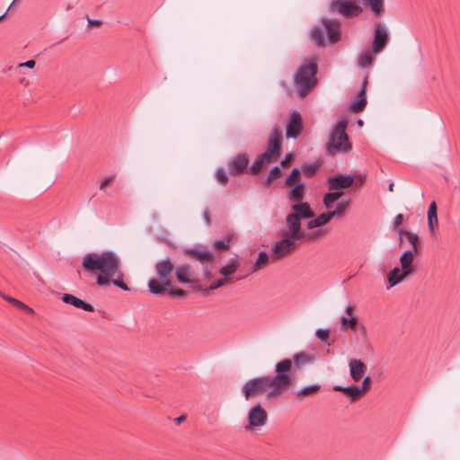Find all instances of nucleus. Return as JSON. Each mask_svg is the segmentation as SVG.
<instances>
[{"label":"nucleus","instance_id":"f257e3e1","mask_svg":"<svg viewBox=\"0 0 460 460\" xmlns=\"http://www.w3.org/2000/svg\"><path fill=\"white\" fill-rule=\"evenodd\" d=\"M292 385L291 360L284 358L275 366V376H263L248 380L242 388L246 400L265 394L267 400L279 399Z\"/></svg>","mask_w":460,"mask_h":460},{"label":"nucleus","instance_id":"f03ea898","mask_svg":"<svg viewBox=\"0 0 460 460\" xmlns=\"http://www.w3.org/2000/svg\"><path fill=\"white\" fill-rule=\"evenodd\" d=\"M82 267L87 272L97 274L96 283L100 287L112 284L124 291L130 290L128 285L124 281L120 259L113 251L85 254L83 258Z\"/></svg>","mask_w":460,"mask_h":460},{"label":"nucleus","instance_id":"7ed1b4c3","mask_svg":"<svg viewBox=\"0 0 460 460\" xmlns=\"http://www.w3.org/2000/svg\"><path fill=\"white\" fill-rule=\"evenodd\" d=\"M316 58L306 59L294 75V83L301 96H305L317 84Z\"/></svg>","mask_w":460,"mask_h":460},{"label":"nucleus","instance_id":"20e7f679","mask_svg":"<svg viewBox=\"0 0 460 460\" xmlns=\"http://www.w3.org/2000/svg\"><path fill=\"white\" fill-rule=\"evenodd\" d=\"M348 120L345 118L339 119L330 134L329 142L326 145V154L335 155L338 153H349L352 149L349 135L346 133Z\"/></svg>","mask_w":460,"mask_h":460},{"label":"nucleus","instance_id":"39448f33","mask_svg":"<svg viewBox=\"0 0 460 460\" xmlns=\"http://www.w3.org/2000/svg\"><path fill=\"white\" fill-rule=\"evenodd\" d=\"M355 178L351 174L338 173L328 178L329 192L323 198V205L330 209L334 208V204L343 195L342 190L349 189L354 185Z\"/></svg>","mask_w":460,"mask_h":460},{"label":"nucleus","instance_id":"423d86ee","mask_svg":"<svg viewBox=\"0 0 460 460\" xmlns=\"http://www.w3.org/2000/svg\"><path fill=\"white\" fill-rule=\"evenodd\" d=\"M155 268L158 279H151L148 281V288L154 295H163L172 286L171 276L174 270V264L167 258L157 261Z\"/></svg>","mask_w":460,"mask_h":460},{"label":"nucleus","instance_id":"0eeeda50","mask_svg":"<svg viewBox=\"0 0 460 460\" xmlns=\"http://www.w3.org/2000/svg\"><path fill=\"white\" fill-rule=\"evenodd\" d=\"M182 252L188 259L197 261L202 266L205 279H212L214 255L210 251L202 249L201 245H196L193 248L184 249Z\"/></svg>","mask_w":460,"mask_h":460},{"label":"nucleus","instance_id":"6e6552de","mask_svg":"<svg viewBox=\"0 0 460 460\" xmlns=\"http://www.w3.org/2000/svg\"><path fill=\"white\" fill-rule=\"evenodd\" d=\"M358 1V0H333L330 4V8L332 11H336L346 19L356 18L363 12Z\"/></svg>","mask_w":460,"mask_h":460},{"label":"nucleus","instance_id":"1a4fd4ad","mask_svg":"<svg viewBox=\"0 0 460 460\" xmlns=\"http://www.w3.org/2000/svg\"><path fill=\"white\" fill-rule=\"evenodd\" d=\"M390 40L389 33L381 22H376L374 25V34L372 41V52L378 54L382 52L387 46Z\"/></svg>","mask_w":460,"mask_h":460},{"label":"nucleus","instance_id":"9d476101","mask_svg":"<svg viewBox=\"0 0 460 460\" xmlns=\"http://www.w3.org/2000/svg\"><path fill=\"white\" fill-rule=\"evenodd\" d=\"M282 151V133L276 126L272 128L268 140V146L265 154L274 158L276 161L280 156Z\"/></svg>","mask_w":460,"mask_h":460},{"label":"nucleus","instance_id":"9b49d317","mask_svg":"<svg viewBox=\"0 0 460 460\" xmlns=\"http://www.w3.org/2000/svg\"><path fill=\"white\" fill-rule=\"evenodd\" d=\"M301 219L295 214L288 213L286 217V223L288 230L282 233L284 237H291L295 240H303L305 232L301 228Z\"/></svg>","mask_w":460,"mask_h":460},{"label":"nucleus","instance_id":"f8f14e48","mask_svg":"<svg viewBox=\"0 0 460 460\" xmlns=\"http://www.w3.org/2000/svg\"><path fill=\"white\" fill-rule=\"evenodd\" d=\"M296 241L297 240L291 237L283 236V238L277 242L272 248L271 257L273 261H279L294 251Z\"/></svg>","mask_w":460,"mask_h":460},{"label":"nucleus","instance_id":"ddd939ff","mask_svg":"<svg viewBox=\"0 0 460 460\" xmlns=\"http://www.w3.org/2000/svg\"><path fill=\"white\" fill-rule=\"evenodd\" d=\"M175 276L177 280L181 284H190L192 288L193 285L199 283L196 277V271L189 263H182L176 267Z\"/></svg>","mask_w":460,"mask_h":460},{"label":"nucleus","instance_id":"4468645a","mask_svg":"<svg viewBox=\"0 0 460 460\" xmlns=\"http://www.w3.org/2000/svg\"><path fill=\"white\" fill-rule=\"evenodd\" d=\"M247 420L251 428L264 426L268 420L266 410L260 403H256L249 410Z\"/></svg>","mask_w":460,"mask_h":460},{"label":"nucleus","instance_id":"2eb2a0df","mask_svg":"<svg viewBox=\"0 0 460 460\" xmlns=\"http://www.w3.org/2000/svg\"><path fill=\"white\" fill-rule=\"evenodd\" d=\"M249 157L246 154H238L228 163L229 173L237 176L244 173L248 169Z\"/></svg>","mask_w":460,"mask_h":460},{"label":"nucleus","instance_id":"dca6fc26","mask_svg":"<svg viewBox=\"0 0 460 460\" xmlns=\"http://www.w3.org/2000/svg\"><path fill=\"white\" fill-rule=\"evenodd\" d=\"M323 25L326 31L327 39L330 43L334 44L341 40V24L337 20L323 19Z\"/></svg>","mask_w":460,"mask_h":460},{"label":"nucleus","instance_id":"f3484780","mask_svg":"<svg viewBox=\"0 0 460 460\" xmlns=\"http://www.w3.org/2000/svg\"><path fill=\"white\" fill-rule=\"evenodd\" d=\"M303 128L301 114L295 111L291 113L289 121L286 128L288 138H297Z\"/></svg>","mask_w":460,"mask_h":460},{"label":"nucleus","instance_id":"a211bd4d","mask_svg":"<svg viewBox=\"0 0 460 460\" xmlns=\"http://www.w3.org/2000/svg\"><path fill=\"white\" fill-rule=\"evenodd\" d=\"M367 76L365 77L362 83L360 91L358 92L355 100L351 101L349 110L353 113H359L363 111L367 104Z\"/></svg>","mask_w":460,"mask_h":460},{"label":"nucleus","instance_id":"6ab92c4d","mask_svg":"<svg viewBox=\"0 0 460 460\" xmlns=\"http://www.w3.org/2000/svg\"><path fill=\"white\" fill-rule=\"evenodd\" d=\"M289 359L291 360V377L293 378V374L298 372L304 366L314 363L315 358L314 355L300 352L294 354L292 358Z\"/></svg>","mask_w":460,"mask_h":460},{"label":"nucleus","instance_id":"aec40b11","mask_svg":"<svg viewBox=\"0 0 460 460\" xmlns=\"http://www.w3.org/2000/svg\"><path fill=\"white\" fill-rule=\"evenodd\" d=\"M292 214L298 217L301 220L313 218L314 212L308 202H294L290 206Z\"/></svg>","mask_w":460,"mask_h":460},{"label":"nucleus","instance_id":"412c9836","mask_svg":"<svg viewBox=\"0 0 460 460\" xmlns=\"http://www.w3.org/2000/svg\"><path fill=\"white\" fill-rule=\"evenodd\" d=\"M275 161L276 160L274 158L263 152L261 155L257 156L252 166L248 169L249 173L252 175H259L264 169H266L268 164Z\"/></svg>","mask_w":460,"mask_h":460},{"label":"nucleus","instance_id":"4be33fe9","mask_svg":"<svg viewBox=\"0 0 460 460\" xmlns=\"http://www.w3.org/2000/svg\"><path fill=\"white\" fill-rule=\"evenodd\" d=\"M61 300L65 304L71 305L76 308L83 309L84 311H86V312H93L94 311V308L91 304L76 297L75 296H74L72 294H64L61 297Z\"/></svg>","mask_w":460,"mask_h":460},{"label":"nucleus","instance_id":"5701e85b","mask_svg":"<svg viewBox=\"0 0 460 460\" xmlns=\"http://www.w3.org/2000/svg\"><path fill=\"white\" fill-rule=\"evenodd\" d=\"M349 366L351 378L355 382L359 381L367 371V366L360 359H350Z\"/></svg>","mask_w":460,"mask_h":460},{"label":"nucleus","instance_id":"b1692460","mask_svg":"<svg viewBox=\"0 0 460 460\" xmlns=\"http://www.w3.org/2000/svg\"><path fill=\"white\" fill-rule=\"evenodd\" d=\"M413 252L405 251L400 257V263L402 270H404V274L412 275L416 271V268L412 265L414 259Z\"/></svg>","mask_w":460,"mask_h":460},{"label":"nucleus","instance_id":"393cba45","mask_svg":"<svg viewBox=\"0 0 460 460\" xmlns=\"http://www.w3.org/2000/svg\"><path fill=\"white\" fill-rule=\"evenodd\" d=\"M305 183L298 182L289 190L288 198L290 201L294 202H304L303 199L305 196Z\"/></svg>","mask_w":460,"mask_h":460},{"label":"nucleus","instance_id":"a878e982","mask_svg":"<svg viewBox=\"0 0 460 460\" xmlns=\"http://www.w3.org/2000/svg\"><path fill=\"white\" fill-rule=\"evenodd\" d=\"M399 237H400V245H402V239L403 238H406L411 246V250H409L410 252H413L414 253H418L419 252V246H420V243H419V236L416 234H413L411 232H409L407 230H403V229H400L399 232Z\"/></svg>","mask_w":460,"mask_h":460},{"label":"nucleus","instance_id":"bb28decb","mask_svg":"<svg viewBox=\"0 0 460 460\" xmlns=\"http://www.w3.org/2000/svg\"><path fill=\"white\" fill-rule=\"evenodd\" d=\"M411 274H404V270L402 268L394 267L393 270L389 271L387 274V281L389 286L387 288H393L399 284L404 278L410 276Z\"/></svg>","mask_w":460,"mask_h":460},{"label":"nucleus","instance_id":"cd10ccee","mask_svg":"<svg viewBox=\"0 0 460 460\" xmlns=\"http://www.w3.org/2000/svg\"><path fill=\"white\" fill-rule=\"evenodd\" d=\"M231 281H232V279H225V278L218 279L213 281L208 288L199 283H196L195 285L192 286V289L197 290V291H202V292L208 294L209 290L217 289L220 287H223V286L230 283Z\"/></svg>","mask_w":460,"mask_h":460},{"label":"nucleus","instance_id":"c85d7f7f","mask_svg":"<svg viewBox=\"0 0 460 460\" xmlns=\"http://www.w3.org/2000/svg\"><path fill=\"white\" fill-rule=\"evenodd\" d=\"M332 218H333V217L328 210L327 212L322 213L317 217L313 218L310 221H308L307 228L314 229L316 227L323 226L327 225L332 220Z\"/></svg>","mask_w":460,"mask_h":460},{"label":"nucleus","instance_id":"c756f323","mask_svg":"<svg viewBox=\"0 0 460 460\" xmlns=\"http://www.w3.org/2000/svg\"><path fill=\"white\" fill-rule=\"evenodd\" d=\"M364 4L369 7L375 17H381L385 13V0H364Z\"/></svg>","mask_w":460,"mask_h":460},{"label":"nucleus","instance_id":"7c9ffc66","mask_svg":"<svg viewBox=\"0 0 460 460\" xmlns=\"http://www.w3.org/2000/svg\"><path fill=\"white\" fill-rule=\"evenodd\" d=\"M239 266V258L236 255L235 257L232 258L226 266H223L219 272L225 279H231V275L236 271Z\"/></svg>","mask_w":460,"mask_h":460},{"label":"nucleus","instance_id":"2f4dec72","mask_svg":"<svg viewBox=\"0 0 460 460\" xmlns=\"http://www.w3.org/2000/svg\"><path fill=\"white\" fill-rule=\"evenodd\" d=\"M350 199H340L335 202L334 207L335 209H329V212L332 216V217H340L343 215L346 209L349 207Z\"/></svg>","mask_w":460,"mask_h":460},{"label":"nucleus","instance_id":"473e14b6","mask_svg":"<svg viewBox=\"0 0 460 460\" xmlns=\"http://www.w3.org/2000/svg\"><path fill=\"white\" fill-rule=\"evenodd\" d=\"M270 261L268 253L264 251L259 252L255 263L252 265L251 272H256L265 268Z\"/></svg>","mask_w":460,"mask_h":460},{"label":"nucleus","instance_id":"72a5a7b5","mask_svg":"<svg viewBox=\"0 0 460 460\" xmlns=\"http://www.w3.org/2000/svg\"><path fill=\"white\" fill-rule=\"evenodd\" d=\"M2 297L11 303L12 305H13L14 306L25 311L26 313L28 314H33L34 311L32 308L29 307L27 305H25L23 302L14 298V297H12L10 296H6V295H2Z\"/></svg>","mask_w":460,"mask_h":460},{"label":"nucleus","instance_id":"f704fd0d","mask_svg":"<svg viewBox=\"0 0 460 460\" xmlns=\"http://www.w3.org/2000/svg\"><path fill=\"white\" fill-rule=\"evenodd\" d=\"M372 53L373 52L370 50H366L365 52H363L358 58V66H360L361 68H367L371 66L374 61Z\"/></svg>","mask_w":460,"mask_h":460},{"label":"nucleus","instance_id":"c9c22d12","mask_svg":"<svg viewBox=\"0 0 460 460\" xmlns=\"http://www.w3.org/2000/svg\"><path fill=\"white\" fill-rule=\"evenodd\" d=\"M358 324V319L355 317H346L342 316L341 318V330L348 331V330H356Z\"/></svg>","mask_w":460,"mask_h":460},{"label":"nucleus","instance_id":"e433bc0d","mask_svg":"<svg viewBox=\"0 0 460 460\" xmlns=\"http://www.w3.org/2000/svg\"><path fill=\"white\" fill-rule=\"evenodd\" d=\"M301 171L298 168H293L285 181L286 186H293L300 182Z\"/></svg>","mask_w":460,"mask_h":460},{"label":"nucleus","instance_id":"4c0bfd02","mask_svg":"<svg viewBox=\"0 0 460 460\" xmlns=\"http://www.w3.org/2000/svg\"><path fill=\"white\" fill-rule=\"evenodd\" d=\"M327 233L328 232L326 229H318L307 234L305 233V236L303 239L307 242H314L323 238L327 234Z\"/></svg>","mask_w":460,"mask_h":460},{"label":"nucleus","instance_id":"58836bf2","mask_svg":"<svg viewBox=\"0 0 460 460\" xmlns=\"http://www.w3.org/2000/svg\"><path fill=\"white\" fill-rule=\"evenodd\" d=\"M362 388H359V386L352 385L349 386H346V394L352 400L357 401L358 400L362 395Z\"/></svg>","mask_w":460,"mask_h":460},{"label":"nucleus","instance_id":"ea45409f","mask_svg":"<svg viewBox=\"0 0 460 460\" xmlns=\"http://www.w3.org/2000/svg\"><path fill=\"white\" fill-rule=\"evenodd\" d=\"M320 166L321 164L318 162H314L313 164H304L302 165V170L306 177L311 178L316 173Z\"/></svg>","mask_w":460,"mask_h":460},{"label":"nucleus","instance_id":"a19ab883","mask_svg":"<svg viewBox=\"0 0 460 460\" xmlns=\"http://www.w3.org/2000/svg\"><path fill=\"white\" fill-rule=\"evenodd\" d=\"M311 39L315 42L318 47L324 46V38L323 31L320 28L314 27L311 31Z\"/></svg>","mask_w":460,"mask_h":460},{"label":"nucleus","instance_id":"79ce46f5","mask_svg":"<svg viewBox=\"0 0 460 460\" xmlns=\"http://www.w3.org/2000/svg\"><path fill=\"white\" fill-rule=\"evenodd\" d=\"M231 238V235H226L222 239L216 240L213 243V247L218 251H226L229 249Z\"/></svg>","mask_w":460,"mask_h":460},{"label":"nucleus","instance_id":"37998d69","mask_svg":"<svg viewBox=\"0 0 460 460\" xmlns=\"http://www.w3.org/2000/svg\"><path fill=\"white\" fill-rule=\"evenodd\" d=\"M320 388L321 386L319 385L305 386L296 393V395L300 397L312 395L317 393L320 390Z\"/></svg>","mask_w":460,"mask_h":460},{"label":"nucleus","instance_id":"c03bdc74","mask_svg":"<svg viewBox=\"0 0 460 460\" xmlns=\"http://www.w3.org/2000/svg\"><path fill=\"white\" fill-rule=\"evenodd\" d=\"M216 179L221 184L226 186L229 181L228 176L224 168L220 167L216 172Z\"/></svg>","mask_w":460,"mask_h":460},{"label":"nucleus","instance_id":"a18cd8bd","mask_svg":"<svg viewBox=\"0 0 460 460\" xmlns=\"http://www.w3.org/2000/svg\"><path fill=\"white\" fill-rule=\"evenodd\" d=\"M438 226V215L428 216V227L431 234H435Z\"/></svg>","mask_w":460,"mask_h":460},{"label":"nucleus","instance_id":"49530a36","mask_svg":"<svg viewBox=\"0 0 460 460\" xmlns=\"http://www.w3.org/2000/svg\"><path fill=\"white\" fill-rule=\"evenodd\" d=\"M315 335L321 341L328 342L330 331L328 329H318L315 332Z\"/></svg>","mask_w":460,"mask_h":460},{"label":"nucleus","instance_id":"de8ad7c7","mask_svg":"<svg viewBox=\"0 0 460 460\" xmlns=\"http://www.w3.org/2000/svg\"><path fill=\"white\" fill-rule=\"evenodd\" d=\"M283 172L279 166H274L269 172V176L273 180L276 181L279 179L282 176Z\"/></svg>","mask_w":460,"mask_h":460},{"label":"nucleus","instance_id":"09e8293b","mask_svg":"<svg viewBox=\"0 0 460 460\" xmlns=\"http://www.w3.org/2000/svg\"><path fill=\"white\" fill-rule=\"evenodd\" d=\"M168 294L172 297H185L186 292L181 288H168Z\"/></svg>","mask_w":460,"mask_h":460},{"label":"nucleus","instance_id":"8fccbe9b","mask_svg":"<svg viewBox=\"0 0 460 460\" xmlns=\"http://www.w3.org/2000/svg\"><path fill=\"white\" fill-rule=\"evenodd\" d=\"M295 156L293 154H287L284 157V159L281 161L280 164L283 167H288L290 166L291 163L294 161Z\"/></svg>","mask_w":460,"mask_h":460},{"label":"nucleus","instance_id":"3c124183","mask_svg":"<svg viewBox=\"0 0 460 460\" xmlns=\"http://www.w3.org/2000/svg\"><path fill=\"white\" fill-rule=\"evenodd\" d=\"M372 380L370 376H366L363 379L362 385L359 388H362V394H365L369 389L371 385Z\"/></svg>","mask_w":460,"mask_h":460},{"label":"nucleus","instance_id":"603ef678","mask_svg":"<svg viewBox=\"0 0 460 460\" xmlns=\"http://www.w3.org/2000/svg\"><path fill=\"white\" fill-rule=\"evenodd\" d=\"M403 220H404V217L402 214L396 215V217L394 219V223H393L394 228H398L403 223Z\"/></svg>","mask_w":460,"mask_h":460},{"label":"nucleus","instance_id":"864d4df0","mask_svg":"<svg viewBox=\"0 0 460 460\" xmlns=\"http://www.w3.org/2000/svg\"><path fill=\"white\" fill-rule=\"evenodd\" d=\"M438 215V207L435 201H432L428 208V216Z\"/></svg>","mask_w":460,"mask_h":460},{"label":"nucleus","instance_id":"5fc2aeb1","mask_svg":"<svg viewBox=\"0 0 460 460\" xmlns=\"http://www.w3.org/2000/svg\"><path fill=\"white\" fill-rule=\"evenodd\" d=\"M354 178H355L354 185L357 188L362 186L366 181V176L361 175V174L358 175V176H354Z\"/></svg>","mask_w":460,"mask_h":460},{"label":"nucleus","instance_id":"6e6d98bb","mask_svg":"<svg viewBox=\"0 0 460 460\" xmlns=\"http://www.w3.org/2000/svg\"><path fill=\"white\" fill-rule=\"evenodd\" d=\"M114 176H110L108 178H106L105 180H103L101 184H100V190H103L107 186H109L113 181H114Z\"/></svg>","mask_w":460,"mask_h":460},{"label":"nucleus","instance_id":"4d7b16f0","mask_svg":"<svg viewBox=\"0 0 460 460\" xmlns=\"http://www.w3.org/2000/svg\"><path fill=\"white\" fill-rule=\"evenodd\" d=\"M203 217L208 226H210L212 224L211 215L208 208L205 209L203 212Z\"/></svg>","mask_w":460,"mask_h":460},{"label":"nucleus","instance_id":"13d9d810","mask_svg":"<svg viewBox=\"0 0 460 460\" xmlns=\"http://www.w3.org/2000/svg\"><path fill=\"white\" fill-rule=\"evenodd\" d=\"M36 66V62L33 59L27 60L26 62L19 64L20 67L33 68Z\"/></svg>","mask_w":460,"mask_h":460},{"label":"nucleus","instance_id":"bf43d9fd","mask_svg":"<svg viewBox=\"0 0 460 460\" xmlns=\"http://www.w3.org/2000/svg\"><path fill=\"white\" fill-rule=\"evenodd\" d=\"M102 22V21L100 20H92V19H88V25L89 26H99L101 25Z\"/></svg>","mask_w":460,"mask_h":460},{"label":"nucleus","instance_id":"052dcab7","mask_svg":"<svg viewBox=\"0 0 460 460\" xmlns=\"http://www.w3.org/2000/svg\"><path fill=\"white\" fill-rule=\"evenodd\" d=\"M274 181L268 175L263 182L264 187L269 188Z\"/></svg>","mask_w":460,"mask_h":460},{"label":"nucleus","instance_id":"680f3d73","mask_svg":"<svg viewBox=\"0 0 460 460\" xmlns=\"http://www.w3.org/2000/svg\"><path fill=\"white\" fill-rule=\"evenodd\" d=\"M345 312L349 316L353 317L354 307L352 305H348Z\"/></svg>","mask_w":460,"mask_h":460},{"label":"nucleus","instance_id":"e2e57ef3","mask_svg":"<svg viewBox=\"0 0 460 460\" xmlns=\"http://www.w3.org/2000/svg\"><path fill=\"white\" fill-rule=\"evenodd\" d=\"M333 390L336 392H343L344 394H346V386L335 385L333 387Z\"/></svg>","mask_w":460,"mask_h":460},{"label":"nucleus","instance_id":"0e129e2a","mask_svg":"<svg viewBox=\"0 0 460 460\" xmlns=\"http://www.w3.org/2000/svg\"><path fill=\"white\" fill-rule=\"evenodd\" d=\"M185 420H186V416L185 415H181V416H179V417H177L175 419V421H176L177 424H180L182 421H184Z\"/></svg>","mask_w":460,"mask_h":460},{"label":"nucleus","instance_id":"69168bd1","mask_svg":"<svg viewBox=\"0 0 460 460\" xmlns=\"http://www.w3.org/2000/svg\"><path fill=\"white\" fill-rule=\"evenodd\" d=\"M357 124H358V127H362L364 125V121L361 119H358L357 120Z\"/></svg>","mask_w":460,"mask_h":460},{"label":"nucleus","instance_id":"338daca9","mask_svg":"<svg viewBox=\"0 0 460 460\" xmlns=\"http://www.w3.org/2000/svg\"><path fill=\"white\" fill-rule=\"evenodd\" d=\"M394 183H390L389 186H388V190L389 191H393L394 190Z\"/></svg>","mask_w":460,"mask_h":460},{"label":"nucleus","instance_id":"774afa93","mask_svg":"<svg viewBox=\"0 0 460 460\" xmlns=\"http://www.w3.org/2000/svg\"><path fill=\"white\" fill-rule=\"evenodd\" d=\"M7 13H8V10H6V12L0 16V22L4 19V17L6 16Z\"/></svg>","mask_w":460,"mask_h":460}]
</instances>
